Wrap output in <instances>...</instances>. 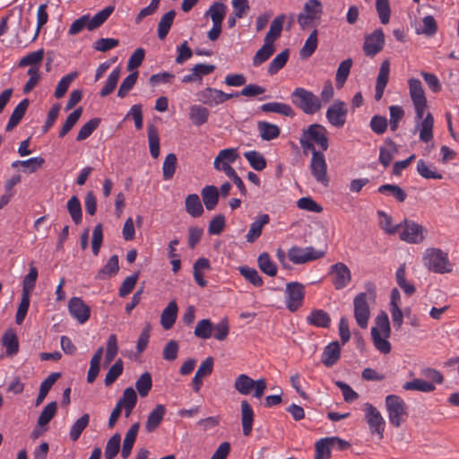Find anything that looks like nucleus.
I'll use <instances>...</instances> for the list:
<instances>
[{
    "mask_svg": "<svg viewBox=\"0 0 459 459\" xmlns=\"http://www.w3.org/2000/svg\"><path fill=\"white\" fill-rule=\"evenodd\" d=\"M416 129L419 130V137L421 142L429 143L433 139L434 118L430 113L422 117L421 120L416 117Z\"/></svg>",
    "mask_w": 459,
    "mask_h": 459,
    "instance_id": "4be33fe9",
    "label": "nucleus"
},
{
    "mask_svg": "<svg viewBox=\"0 0 459 459\" xmlns=\"http://www.w3.org/2000/svg\"><path fill=\"white\" fill-rule=\"evenodd\" d=\"M398 232L402 240L411 244H419L425 239L427 230L422 225L405 219L399 223Z\"/></svg>",
    "mask_w": 459,
    "mask_h": 459,
    "instance_id": "9d476101",
    "label": "nucleus"
},
{
    "mask_svg": "<svg viewBox=\"0 0 459 459\" xmlns=\"http://www.w3.org/2000/svg\"><path fill=\"white\" fill-rule=\"evenodd\" d=\"M119 270L118 256L113 255L106 264L98 272L96 278L99 280L108 279L117 273Z\"/></svg>",
    "mask_w": 459,
    "mask_h": 459,
    "instance_id": "58836bf2",
    "label": "nucleus"
},
{
    "mask_svg": "<svg viewBox=\"0 0 459 459\" xmlns=\"http://www.w3.org/2000/svg\"><path fill=\"white\" fill-rule=\"evenodd\" d=\"M275 48L274 44L268 43L266 41L264 42L262 48H260L255 55L253 57V65L259 66L266 60H268L271 56L274 53Z\"/></svg>",
    "mask_w": 459,
    "mask_h": 459,
    "instance_id": "de8ad7c7",
    "label": "nucleus"
},
{
    "mask_svg": "<svg viewBox=\"0 0 459 459\" xmlns=\"http://www.w3.org/2000/svg\"><path fill=\"white\" fill-rule=\"evenodd\" d=\"M385 46V34L382 29H377L365 37L363 51L368 56H375Z\"/></svg>",
    "mask_w": 459,
    "mask_h": 459,
    "instance_id": "a211bd4d",
    "label": "nucleus"
},
{
    "mask_svg": "<svg viewBox=\"0 0 459 459\" xmlns=\"http://www.w3.org/2000/svg\"><path fill=\"white\" fill-rule=\"evenodd\" d=\"M257 129L260 137L264 141L273 140L277 138L281 133V129L278 126L266 121H259L257 123Z\"/></svg>",
    "mask_w": 459,
    "mask_h": 459,
    "instance_id": "f704fd0d",
    "label": "nucleus"
},
{
    "mask_svg": "<svg viewBox=\"0 0 459 459\" xmlns=\"http://www.w3.org/2000/svg\"><path fill=\"white\" fill-rule=\"evenodd\" d=\"M257 264L259 269L268 276L273 277L277 274V265L268 253L264 252L260 254L257 258Z\"/></svg>",
    "mask_w": 459,
    "mask_h": 459,
    "instance_id": "a18cd8bd",
    "label": "nucleus"
},
{
    "mask_svg": "<svg viewBox=\"0 0 459 459\" xmlns=\"http://www.w3.org/2000/svg\"><path fill=\"white\" fill-rule=\"evenodd\" d=\"M390 65V61L388 59H385L381 63L375 89V100L377 101L382 99L385 89L388 83Z\"/></svg>",
    "mask_w": 459,
    "mask_h": 459,
    "instance_id": "412c9836",
    "label": "nucleus"
},
{
    "mask_svg": "<svg viewBox=\"0 0 459 459\" xmlns=\"http://www.w3.org/2000/svg\"><path fill=\"white\" fill-rule=\"evenodd\" d=\"M29 106V100H22L13 109L9 121L6 125L5 130H13L22 120Z\"/></svg>",
    "mask_w": 459,
    "mask_h": 459,
    "instance_id": "e433bc0d",
    "label": "nucleus"
},
{
    "mask_svg": "<svg viewBox=\"0 0 459 459\" xmlns=\"http://www.w3.org/2000/svg\"><path fill=\"white\" fill-rule=\"evenodd\" d=\"M377 191L394 196L400 203L404 202L407 197L406 192L398 185L385 184L380 186Z\"/></svg>",
    "mask_w": 459,
    "mask_h": 459,
    "instance_id": "09e8293b",
    "label": "nucleus"
},
{
    "mask_svg": "<svg viewBox=\"0 0 459 459\" xmlns=\"http://www.w3.org/2000/svg\"><path fill=\"white\" fill-rule=\"evenodd\" d=\"M60 373H52L40 384L39 392L36 399V405H39L43 402L48 391L51 389L56 381L60 377Z\"/></svg>",
    "mask_w": 459,
    "mask_h": 459,
    "instance_id": "603ef678",
    "label": "nucleus"
},
{
    "mask_svg": "<svg viewBox=\"0 0 459 459\" xmlns=\"http://www.w3.org/2000/svg\"><path fill=\"white\" fill-rule=\"evenodd\" d=\"M198 100L207 106H217L221 104V90L207 87L197 94Z\"/></svg>",
    "mask_w": 459,
    "mask_h": 459,
    "instance_id": "7c9ffc66",
    "label": "nucleus"
},
{
    "mask_svg": "<svg viewBox=\"0 0 459 459\" xmlns=\"http://www.w3.org/2000/svg\"><path fill=\"white\" fill-rule=\"evenodd\" d=\"M416 169L419 175L426 179H441L443 178L442 174L437 171L435 166L427 163L423 160L417 161Z\"/></svg>",
    "mask_w": 459,
    "mask_h": 459,
    "instance_id": "c03bdc74",
    "label": "nucleus"
},
{
    "mask_svg": "<svg viewBox=\"0 0 459 459\" xmlns=\"http://www.w3.org/2000/svg\"><path fill=\"white\" fill-rule=\"evenodd\" d=\"M309 169L317 183L324 186H328L329 177L327 175V164L324 152H314V153H312Z\"/></svg>",
    "mask_w": 459,
    "mask_h": 459,
    "instance_id": "ddd939ff",
    "label": "nucleus"
},
{
    "mask_svg": "<svg viewBox=\"0 0 459 459\" xmlns=\"http://www.w3.org/2000/svg\"><path fill=\"white\" fill-rule=\"evenodd\" d=\"M139 428V423H134L130 427V429L127 430L126 434L121 451V455L124 459L127 458L131 454L132 448L134 446V444L138 434Z\"/></svg>",
    "mask_w": 459,
    "mask_h": 459,
    "instance_id": "72a5a7b5",
    "label": "nucleus"
},
{
    "mask_svg": "<svg viewBox=\"0 0 459 459\" xmlns=\"http://www.w3.org/2000/svg\"><path fill=\"white\" fill-rule=\"evenodd\" d=\"M269 221L270 217L268 214L264 213L258 215L250 225L249 230L246 236L247 241L249 243L255 242L261 236L264 226L268 224Z\"/></svg>",
    "mask_w": 459,
    "mask_h": 459,
    "instance_id": "b1692460",
    "label": "nucleus"
},
{
    "mask_svg": "<svg viewBox=\"0 0 459 459\" xmlns=\"http://www.w3.org/2000/svg\"><path fill=\"white\" fill-rule=\"evenodd\" d=\"M121 69L119 67H116L113 69V71L109 74L108 80L106 82V84L101 89L100 95L101 97H106L109 95L117 87V82L120 77Z\"/></svg>",
    "mask_w": 459,
    "mask_h": 459,
    "instance_id": "13d9d810",
    "label": "nucleus"
},
{
    "mask_svg": "<svg viewBox=\"0 0 459 459\" xmlns=\"http://www.w3.org/2000/svg\"><path fill=\"white\" fill-rule=\"evenodd\" d=\"M376 325L371 328V337L376 349L383 353L391 351V343L388 338L391 334L390 322L387 314L381 311L375 319Z\"/></svg>",
    "mask_w": 459,
    "mask_h": 459,
    "instance_id": "f03ea898",
    "label": "nucleus"
},
{
    "mask_svg": "<svg viewBox=\"0 0 459 459\" xmlns=\"http://www.w3.org/2000/svg\"><path fill=\"white\" fill-rule=\"evenodd\" d=\"M403 388L406 391H420L422 393H430L436 389L433 383L428 382L421 378H415L411 381L405 382Z\"/></svg>",
    "mask_w": 459,
    "mask_h": 459,
    "instance_id": "37998d69",
    "label": "nucleus"
},
{
    "mask_svg": "<svg viewBox=\"0 0 459 459\" xmlns=\"http://www.w3.org/2000/svg\"><path fill=\"white\" fill-rule=\"evenodd\" d=\"M409 93L415 109V117L421 120L428 107L427 98L421 82L416 78L408 80Z\"/></svg>",
    "mask_w": 459,
    "mask_h": 459,
    "instance_id": "6e6552de",
    "label": "nucleus"
},
{
    "mask_svg": "<svg viewBox=\"0 0 459 459\" xmlns=\"http://www.w3.org/2000/svg\"><path fill=\"white\" fill-rule=\"evenodd\" d=\"M77 76H78V74L76 72H74V73L68 74L65 75L64 77H62L56 85L54 96L56 99L63 98L65 95L70 85L76 79Z\"/></svg>",
    "mask_w": 459,
    "mask_h": 459,
    "instance_id": "6e6d98bb",
    "label": "nucleus"
},
{
    "mask_svg": "<svg viewBox=\"0 0 459 459\" xmlns=\"http://www.w3.org/2000/svg\"><path fill=\"white\" fill-rule=\"evenodd\" d=\"M212 368L213 359L211 357H208L205 360H204L201 363L192 380V385L195 392H199L203 385V378L209 376L212 373Z\"/></svg>",
    "mask_w": 459,
    "mask_h": 459,
    "instance_id": "5701e85b",
    "label": "nucleus"
},
{
    "mask_svg": "<svg viewBox=\"0 0 459 459\" xmlns=\"http://www.w3.org/2000/svg\"><path fill=\"white\" fill-rule=\"evenodd\" d=\"M152 380L149 372H144L135 382V388L141 397H146L152 389Z\"/></svg>",
    "mask_w": 459,
    "mask_h": 459,
    "instance_id": "052dcab7",
    "label": "nucleus"
},
{
    "mask_svg": "<svg viewBox=\"0 0 459 459\" xmlns=\"http://www.w3.org/2000/svg\"><path fill=\"white\" fill-rule=\"evenodd\" d=\"M390 424L399 428L408 418V406L404 400L396 394H389L385 399Z\"/></svg>",
    "mask_w": 459,
    "mask_h": 459,
    "instance_id": "39448f33",
    "label": "nucleus"
},
{
    "mask_svg": "<svg viewBox=\"0 0 459 459\" xmlns=\"http://www.w3.org/2000/svg\"><path fill=\"white\" fill-rule=\"evenodd\" d=\"M423 27L416 30L417 34H424L428 37L434 36L437 31V24L432 15H427L422 19Z\"/></svg>",
    "mask_w": 459,
    "mask_h": 459,
    "instance_id": "774afa93",
    "label": "nucleus"
},
{
    "mask_svg": "<svg viewBox=\"0 0 459 459\" xmlns=\"http://www.w3.org/2000/svg\"><path fill=\"white\" fill-rule=\"evenodd\" d=\"M323 13V4L319 0H307L302 12L298 14V23L301 30H306L312 25L314 21L320 19Z\"/></svg>",
    "mask_w": 459,
    "mask_h": 459,
    "instance_id": "9b49d317",
    "label": "nucleus"
},
{
    "mask_svg": "<svg viewBox=\"0 0 459 459\" xmlns=\"http://www.w3.org/2000/svg\"><path fill=\"white\" fill-rule=\"evenodd\" d=\"M176 16V12L174 10H170L165 14H163L158 23V38L162 40L164 39L169 32V30L173 24L174 19Z\"/></svg>",
    "mask_w": 459,
    "mask_h": 459,
    "instance_id": "79ce46f5",
    "label": "nucleus"
},
{
    "mask_svg": "<svg viewBox=\"0 0 459 459\" xmlns=\"http://www.w3.org/2000/svg\"><path fill=\"white\" fill-rule=\"evenodd\" d=\"M226 10L227 6L224 4L216 2L210 6L206 14L211 17L212 23L222 24Z\"/></svg>",
    "mask_w": 459,
    "mask_h": 459,
    "instance_id": "5fc2aeb1",
    "label": "nucleus"
},
{
    "mask_svg": "<svg viewBox=\"0 0 459 459\" xmlns=\"http://www.w3.org/2000/svg\"><path fill=\"white\" fill-rule=\"evenodd\" d=\"M363 411L370 434L372 436L376 435L378 439H382L384 437L385 421L381 412L369 403H364Z\"/></svg>",
    "mask_w": 459,
    "mask_h": 459,
    "instance_id": "1a4fd4ad",
    "label": "nucleus"
},
{
    "mask_svg": "<svg viewBox=\"0 0 459 459\" xmlns=\"http://www.w3.org/2000/svg\"><path fill=\"white\" fill-rule=\"evenodd\" d=\"M238 149L228 148L219 152L214 159L213 167L218 171H222L227 177L233 176L236 172L232 164L238 159Z\"/></svg>",
    "mask_w": 459,
    "mask_h": 459,
    "instance_id": "f8f14e48",
    "label": "nucleus"
},
{
    "mask_svg": "<svg viewBox=\"0 0 459 459\" xmlns=\"http://www.w3.org/2000/svg\"><path fill=\"white\" fill-rule=\"evenodd\" d=\"M2 343L6 349V356L13 357L19 351V342L13 331H6L2 337Z\"/></svg>",
    "mask_w": 459,
    "mask_h": 459,
    "instance_id": "49530a36",
    "label": "nucleus"
},
{
    "mask_svg": "<svg viewBox=\"0 0 459 459\" xmlns=\"http://www.w3.org/2000/svg\"><path fill=\"white\" fill-rule=\"evenodd\" d=\"M304 152H325L329 147L328 131L323 125L312 124L304 129L299 139Z\"/></svg>",
    "mask_w": 459,
    "mask_h": 459,
    "instance_id": "f257e3e1",
    "label": "nucleus"
},
{
    "mask_svg": "<svg viewBox=\"0 0 459 459\" xmlns=\"http://www.w3.org/2000/svg\"><path fill=\"white\" fill-rule=\"evenodd\" d=\"M244 157L248 161L249 165L257 171H261L266 167V160L263 154L256 151L246 152Z\"/></svg>",
    "mask_w": 459,
    "mask_h": 459,
    "instance_id": "864d4df0",
    "label": "nucleus"
},
{
    "mask_svg": "<svg viewBox=\"0 0 459 459\" xmlns=\"http://www.w3.org/2000/svg\"><path fill=\"white\" fill-rule=\"evenodd\" d=\"M285 18V14H280L274 18L264 37V41L274 44V41L281 36Z\"/></svg>",
    "mask_w": 459,
    "mask_h": 459,
    "instance_id": "c9c22d12",
    "label": "nucleus"
},
{
    "mask_svg": "<svg viewBox=\"0 0 459 459\" xmlns=\"http://www.w3.org/2000/svg\"><path fill=\"white\" fill-rule=\"evenodd\" d=\"M347 115V105L341 100H335L325 113L328 123L336 128H342L345 125Z\"/></svg>",
    "mask_w": 459,
    "mask_h": 459,
    "instance_id": "dca6fc26",
    "label": "nucleus"
},
{
    "mask_svg": "<svg viewBox=\"0 0 459 459\" xmlns=\"http://www.w3.org/2000/svg\"><path fill=\"white\" fill-rule=\"evenodd\" d=\"M203 202L209 211L213 210L219 202V190L215 186H206L201 191Z\"/></svg>",
    "mask_w": 459,
    "mask_h": 459,
    "instance_id": "473e14b6",
    "label": "nucleus"
},
{
    "mask_svg": "<svg viewBox=\"0 0 459 459\" xmlns=\"http://www.w3.org/2000/svg\"><path fill=\"white\" fill-rule=\"evenodd\" d=\"M240 274L255 287H261L264 283L263 278L255 268L244 265L238 268Z\"/></svg>",
    "mask_w": 459,
    "mask_h": 459,
    "instance_id": "4d7b16f0",
    "label": "nucleus"
},
{
    "mask_svg": "<svg viewBox=\"0 0 459 459\" xmlns=\"http://www.w3.org/2000/svg\"><path fill=\"white\" fill-rule=\"evenodd\" d=\"M213 324L210 319L200 320L195 328V335L201 339H209L212 336Z\"/></svg>",
    "mask_w": 459,
    "mask_h": 459,
    "instance_id": "bf43d9fd",
    "label": "nucleus"
},
{
    "mask_svg": "<svg viewBox=\"0 0 459 459\" xmlns=\"http://www.w3.org/2000/svg\"><path fill=\"white\" fill-rule=\"evenodd\" d=\"M254 411L247 401L241 402V424L243 434L246 437L250 436L253 429Z\"/></svg>",
    "mask_w": 459,
    "mask_h": 459,
    "instance_id": "a878e982",
    "label": "nucleus"
},
{
    "mask_svg": "<svg viewBox=\"0 0 459 459\" xmlns=\"http://www.w3.org/2000/svg\"><path fill=\"white\" fill-rule=\"evenodd\" d=\"M315 459H328L331 456L332 446H330V438L325 437L319 439L316 445Z\"/></svg>",
    "mask_w": 459,
    "mask_h": 459,
    "instance_id": "69168bd1",
    "label": "nucleus"
},
{
    "mask_svg": "<svg viewBox=\"0 0 459 459\" xmlns=\"http://www.w3.org/2000/svg\"><path fill=\"white\" fill-rule=\"evenodd\" d=\"M398 149L396 144L392 140H386L385 146L380 148L379 161L385 167L387 168L394 155L397 153Z\"/></svg>",
    "mask_w": 459,
    "mask_h": 459,
    "instance_id": "4c0bfd02",
    "label": "nucleus"
},
{
    "mask_svg": "<svg viewBox=\"0 0 459 459\" xmlns=\"http://www.w3.org/2000/svg\"><path fill=\"white\" fill-rule=\"evenodd\" d=\"M325 252L313 247H292L288 251L290 260L295 264H302L324 257Z\"/></svg>",
    "mask_w": 459,
    "mask_h": 459,
    "instance_id": "4468645a",
    "label": "nucleus"
},
{
    "mask_svg": "<svg viewBox=\"0 0 459 459\" xmlns=\"http://www.w3.org/2000/svg\"><path fill=\"white\" fill-rule=\"evenodd\" d=\"M210 112L207 108L195 104L189 108V118L192 123L200 126L208 121Z\"/></svg>",
    "mask_w": 459,
    "mask_h": 459,
    "instance_id": "2f4dec72",
    "label": "nucleus"
},
{
    "mask_svg": "<svg viewBox=\"0 0 459 459\" xmlns=\"http://www.w3.org/2000/svg\"><path fill=\"white\" fill-rule=\"evenodd\" d=\"M286 307L290 312L297 311L302 307L305 296V287L303 284L292 281L286 285Z\"/></svg>",
    "mask_w": 459,
    "mask_h": 459,
    "instance_id": "2eb2a0df",
    "label": "nucleus"
},
{
    "mask_svg": "<svg viewBox=\"0 0 459 459\" xmlns=\"http://www.w3.org/2000/svg\"><path fill=\"white\" fill-rule=\"evenodd\" d=\"M120 442L121 437L118 433H116L108 440L104 452L106 459H114L116 457L120 449Z\"/></svg>",
    "mask_w": 459,
    "mask_h": 459,
    "instance_id": "680f3d73",
    "label": "nucleus"
},
{
    "mask_svg": "<svg viewBox=\"0 0 459 459\" xmlns=\"http://www.w3.org/2000/svg\"><path fill=\"white\" fill-rule=\"evenodd\" d=\"M423 262L429 270L437 273H445L452 270L447 253L439 248L426 249L423 255Z\"/></svg>",
    "mask_w": 459,
    "mask_h": 459,
    "instance_id": "423d86ee",
    "label": "nucleus"
},
{
    "mask_svg": "<svg viewBox=\"0 0 459 459\" xmlns=\"http://www.w3.org/2000/svg\"><path fill=\"white\" fill-rule=\"evenodd\" d=\"M185 205L186 212L194 218L200 217L204 213L203 204L196 194L188 195L186 198Z\"/></svg>",
    "mask_w": 459,
    "mask_h": 459,
    "instance_id": "ea45409f",
    "label": "nucleus"
},
{
    "mask_svg": "<svg viewBox=\"0 0 459 459\" xmlns=\"http://www.w3.org/2000/svg\"><path fill=\"white\" fill-rule=\"evenodd\" d=\"M318 44L317 39V30H314L308 38L306 39L304 46L299 51V56L301 58H308L311 56L316 51Z\"/></svg>",
    "mask_w": 459,
    "mask_h": 459,
    "instance_id": "3c124183",
    "label": "nucleus"
},
{
    "mask_svg": "<svg viewBox=\"0 0 459 459\" xmlns=\"http://www.w3.org/2000/svg\"><path fill=\"white\" fill-rule=\"evenodd\" d=\"M351 66H352V60L351 58L343 60L339 65L337 72H336V76H335V81H336L337 86L342 87L344 84V82H346V80L350 74Z\"/></svg>",
    "mask_w": 459,
    "mask_h": 459,
    "instance_id": "0e129e2a",
    "label": "nucleus"
},
{
    "mask_svg": "<svg viewBox=\"0 0 459 459\" xmlns=\"http://www.w3.org/2000/svg\"><path fill=\"white\" fill-rule=\"evenodd\" d=\"M353 307L354 317L358 325L363 329L367 328L370 317V309L365 292H361L354 298Z\"/></svg>",
    "mask_w": 459,
    "mask_h": 459,
    "instance_id": "f3484780",
    "label": "nucleus"
},
{
    "mask_svg": "<svg viewBox=\"0 0 459 459\" xmlns=\"http://www.w3.org/2000/svg\"><path fill=\"white\" fill-rule=\"evenodd\" d=\"M165 413L166 408L163 404L156 405V407L150 412L147 418V421L145 423L146 431H154L161 423Z\"/></svg>",
    "mask_w": 459,
    "mask_h": 459,
    "instance_id": "c85d7f7f",
    "label": "nucleus"
},
{
    "mask_svg": "<svg viewBox=\"0 0 459 459\" xmlns=\"http://www.w3.org/2000/svg\"><path fill=\"white\" fill-rule=\"evenodd\" d=\"M234 388L243 395H248L254 390V397L261 398L266 389V381L264 378L253 380L247 375L241 374L235 379Z\"/></svg>",
    "mask_w": 459,
    "mask_h": 459,
    "instance_id": "0eeeda50",
    "label": "nucleus"
},
{
    "mask_svg": "<svg viewBox=\"0 0 459 459\" xmlns=\"http://www.w3.org/2000/svg\"><path fill=\"white\" fill-rule=\"evenodd\" d=\"M341 355V348L338 342H332L324 350L322 354V362L326 367L333 366Z\"/></svg>",
    "mask_w": 459,
    "mask_h": 459,
    "instance_id": "cd10ccee",
    "label": "nucleus"
},
{
    "mask_svg": "<svg viewBox=\"0 0 459 459\" xmlns=\"http://www.w3.org/2000/svg\"><path fill=\"white\" fill-rule=\"evenodd\" d=\"M308 325L319 327L328 328L331 324V317L327 312L323 309H313L310 314L306 317Z\"/></svg>",
    "mask_w": 459,
    "mask_h": 459,
    "instance_id": "393cba45",
    "label": "nucleus"
},
{
    "mask_svg": "<svg viewBox=\"0 0 459 459\" xmlns=\"http://www.w3.org/2000/svg\"><path fill=\"white\" fill-rule=\"evenodd\" d=\"M291 102L307 115L317 113L323 107L321 100L313 91L298 87L290 94Z\"/></svg>",
    "mask_w": 459,
    "mask_h": 459,
    "instance_id": "7ed1b4c3",
    "label": "nucleus"
},
{
    "mask_svg": "<svg viewBox=\"0 0 459 459\" xmlns=\"http://www.w3.org/2000/svg\"><path fill=\"white\" fill-rule=\"evenodd\" d=\"M113 5H108L97 13L93 17L90 15H82L75 20L69 28V34L75 35L81 32L83 29L93 30L101 26L114 11Z\"/></svg>",
    "mask_w": 459,
    "mask_h": 459,
    "instance_id": "20e7f679",
    "label": "nucleus"
},
{
    "mask_svg": "<svg viewBox=\"0 0 459 459\" xmlns=\"http://www.w3.org/2000/svg\"><path fill=\"white\" fill-rule=\"evenodd\" d=\"M68 310L71 316L80 324H84L91 316L90 307L78 297H74L69 300Z\"/></svg>",
    "mask_w": 459,
    "mask_h": 459,
    "instance_id": "aec40b11",
    "label": "nucleus"
},
{
    "mask_svg": "<svg viewBox=\"0 0 459 459\" xmlns=\"http://www.w3.org/2000/svg\"><path fill=\"white\" fill-rule=\"evenodd\" d=\"M332 282L336 290H342L348 286L351 280V271L343 263H336L330 267Z\"/></svg>",
    "mask_w": 459,
    "mask_h": 459,
    "instance_id": "6ab92c4d",
    "label": "nucleus"
},
{
    "mask_svg": "<svg viewBox=\"0 0 459 459\" xmlns=\"http://www.w3.org/2000/svg\"><path fill=\"white\" fill-rule=\"evenodd\" d=\"M104 349L103 347H100L96 352L93 354L91 362L90 368L87 374V382L91 384L97 378L100 369V361L103 355Z\"/></svg>",
    "mask_w": 459,
    "mask_h": 459,
    "instance_id": "a19ab883",
    "label": "nucleus"
},
{
    "mask_svg": "<svg viewBox=\"0 0 459 459\" xmlns=\"http://www.w3.org/2000/svg\"><path fill=\"white\" fill-rule=\"evenodd\" d=\"M67 210L73 221L79 224L82 221V206L77 196H72L67 202Z\"/></svg>",
    "mask_w": 459,
    "mask_h": 459,
    "instance_id": "338daca9",
    "label": "nucleus"
},
{
    "mask_svg": "<svg viewBox=\"0 0 459 459\" xmlns=\"http://www.w3.org/2000/svg\"><path fill=\"white\" fill-rule=\"evenodd\" d=\"M90 422V415L88 413H84L72 425L69 432L70 438L73 441H77L83 432V430L87 428Z\"/></svg>",
    "mask_w": 459,
    "mask_h": 459,
    "instance_id": "8fccbe9b",
    "label": "nucleus"
},
{
    "mask_svg": "<svg viewBox=\"0 0 459 459\" xmlns=\"http://www.w3.org/2000/svg\"><path fill=\"white\" fill-rule=\"evenodd\" d=\"M260 109L265 113H276L288 117H293L295 112L293 108L283 102H267L260 107Z\"/></svg>",
    "mask_w": 459,
    "mask_h": 459,
    "instance_id": "bb28decb",
    "label": "nucleus"
},
{
    "mask_svg": "<svg viewBox=\"0 0 459 459\" xmlns=\"http://www.w3.org/2000/svg\"><path fill=\"white\" fill-rule=\"evenodd\" d=\"M289 59V50L285 49L279 53L270 63L268 74L273 75L278 73L287 63Z\"/></svg>",
    "mask_w": 459,
    "mask_h": 459,
    "instance_id": "e2e57ef3",
    "label": "nucleus"
},
{
    "mask_svg": "<svg viewBox=\"0 0 459 459\" xmlns=\"http://www.w3.org/2000/svg\"><path fill=\"white\" fill-rule=\"evenodd\" d=\"M178 305L176 301H170L168 306L163 309L160 316V324L165 330L170 329L177 319Z\"/></svg>",
    "mask_w": 459,
    "mask_h": 459,
    "instance_id": "c756f323",
    "label": "nucleus"
}]
</instances>
